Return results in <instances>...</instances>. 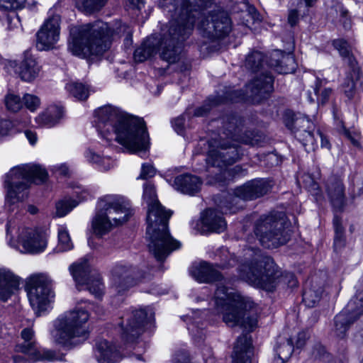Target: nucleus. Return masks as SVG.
I'll use <instances>...</instances> for the list:
<instances>
[{
	"label": "nucleus",
	"instance_id": "obj_1",
	"mask_svg": "<svg viewBox=\"0 0 363 363\" xmlns=\"http://www.w3.org/2000/svg\"><path fill=\"white\" fill-rule=\"evenodd\" d=\"M162 0V6L172 17L167 30H162L157 50L163 60L169 64L182 57V43L191 33L195 21L211 8L213 0Z\"/></svg>",
	"mask_w": 363,
	"mask_h": 363
},
{
	"label": "nucleus",
	"instance_id": "obj_2",
	"mask_svg": "<svg viewBox=\"0 0 363 363\" xmlns=\"http://www.w3.org/2000/svg\"><path fill=\"white\" fill-rule=\"evenodd\" d=\"M190 274L200 283L218 282L214 295L216 309L223 314V320L228 326L240 325L252 330L257 325V318L247 313L253 308L254 303L228 287L230 281L223 277L213 264L201 262L191 267Z\"/></svg>",
	"mask_w": 363,
	"mask_h": 363
},
{
	"label": "nucleus",
	"instance_id": "obj_3",
	"mask_svg": "<svg viewBox=\"0 0 363 363\" xmlns=\"http://www.w3.org/2000/svg\"><path fill=\"white\" fill-rule=\"evenodd\" d=\"M95 116L96 128L107 141L115 135V140L130 152L147 149L148 134L143 118L129 116L109 105L99 108Z\"/></svg>",
	"mask_w": 363,
	"mask_h": 363
},
{
	"label": "nucleus",
	"instance_id": "obj_4",
	"mask_svg": "<svg viewBox=\"0 0 363 363\" xmlns=\"http://www.w3.org/2000/svg\"><path fill=\"white\" fill-rule=\"evenodd\" d=\"M223 133L225 138L219 135L208 141L207 157L208 167H217L220 170L236 162L240 158V147L231 144L229 139L249 145H256L261 141V137L254 132L245 129L242 118L230 116L223 118Z\"/></svg>",
	"mask_w": 363,
	"mask_h": 363
},
{
	"label": "nucleus",
	"instance_id": "obj_5",
	"mask_svg": "<svg viewBox=\"0 0 363 363\" xmlns=\"http://www.w3.org/2000/svg\"><path fill=\"white\" fill-rule=\"evenodd\" d=\"M143 199L148 206L146 229L148 249L157 261L162 262L181 246L169 232L168 221L172 212L161 205L157 199L155 186L150 183L144 185Z\"/></svg>",
	"mask_w": 363,
	"mask_h": 363
},
{
	"label": "nucleus",
	"instance_id": "obj_6",
	"mask_svg": "<svg viewBox=\"0 0 363 363\" xmlns=\"http://www.w3.org/2000/svg\"><path fill=\"white\" fill-rule=\"evenodd\" d=\"M238 272L243 281L267 291H273L280 282H284L290 288L298 286L294 274L289 272L282 274L273 259L258 248L249 247L244 249Z\"/></svg>",
	"mask_w": 363,
	"mask_h": 363
},
{
	"label": "nucleus",
	"instance_id": "obj_7",
	"mask_svg": "<svg viewBox=\"0 0 363 363\" xmlns=\"http://www.w3.org/2000/svg\"><path fill=\"white\" fill-rule=\"evenodd\" d=\"M125 34L127 38L131 35V30L125 24L111 29L106 23L97 21L72 28L68 49L74 55L82 58L99 56L109 48L111 37Z\"/></svg>",
	"mask_w": 363,
	"mask_h": 363
},
{
	"label": "nucleus",
	"instance_id": "obj_8",
	"mask_svg": "<svg viewBox=\"0 0 363 363\" xmlns=\"http://www.w3.org/2000/svg\"><path fill=\"white\" fill-rule=\"evenodd\" d=\"M47 178V171L39 164H24L11 169L4 180L6 189L5 206L8 211L18 210L20 201L27 197V190L30 184H42Z\"/></svg>",
	"mask_w": 363,
	"mask_h": 363
},
{
	"label": "nucleus",
	"instance_id": "obj_9",
	"mask_svg": "<svg viewBox=\"0 0 363 363\" xmlns=\"http://www.w3.org/2000/svg\"><path fill=\"white\" fill-rule=\"evenodd\" d=\"M274 79L269 73H262L256 77L246 86V94L241 90L229 89L225 96H215L209 97L206 104L197 108L194 115L196 117L206 116L211 110V106H217L226 101L238 102L250 100L259 103L273 91Z\"/></svg>",
	"mask_w": 363,
	"mask_h": 363
},
{
	"label": "nucleus",
	"instance_id": "obj_10",
	"mask_svg": "<svg viewBox=\"0 0 363 363\" xmlns=\"http://www.w3.org/2000/svg\"><path fill=\"white\" fill-rule=\"evenodd\" d=\"M89 315L86 310L74 308L60 315L53 323V341L65 347H72L87 338L86 323Z\"/></svg>",
	"mask_w": 363,
	"mask_h": 363
},
{
	"label": "nucleus",
	"instance_id": "obj_11",
	"mask_svg": "<svg viewBox=\"0 0 363 363\" xmlns=\"http://www.w3.org/2000/svg\"><path fill=\"white\" fill-rule=\"evenodd\" d=\"M290 223L283 212L272 213L261 216L256 223L255 233L262 246L277 248L290 239Z\"/></svg>",
	"mask_w": 363,
	"mask_h": 363
},
{
	"label": "nucleus",
	"instance_id": "obj_12",
	"mask_svg": "<svg viewBox=\"0 0 363 363\" xmlns=\"http://www.w3.org/2000/svg\"><path fill=\"white\" fill-rule=\"evenodd\" d=\"M27 289L30 306L37 313L45 311L55 298L52 280L45 274L31 276L27 283Z\"/></svg>",
	"mask_w": 363,
	"mask_h": 363
},
{
	"label": "nucleus",
	"instance_id": "obj_13",
	"mask_svg": "<svg viewBox=\"0 0 363 363\" xmlns=\"http://www.w3.org/2000/svg\"><path fill=\"white\" fill-rule=\"evenodd\" d=\"M199 28L208 38L221 39L231 32L232 21L225 11L215 5L199 22Z\"/></svg>",
	"mask_w": 363,
	"mask_h": 363
},
{
	"label": "nucleus",
	"instance_id": "obj_14",
	"mask_svg": "<svg viewBox=\"0 0 363 363\" xmlns=\"http://www.w3.org/2000/svg\"><path fill=\"white\" fill-rule=\"evenodd\" d=\"M69 271L79 290L82 289L80 286H86L85 289L95 297L99 298L103 295L104 286L101 277L96 270L90 268L86 260L72 264Z\"/></svg>",
	"mask_w": 363,
	"mask_h": 363
},
{
	"label": "nucleus",
	"instance_id": "obj_15",
	"mask_svg": "<svg viewBox=\"0 0 363 363\" xmlns=\"http://www.w3.org/2000/svg\"><path fill=\"white\" fill-rule=\"evenodd\" d=\"M363 314V288L358 289L347 306L334 318V333L340 339L346 336L350 325Z\"/></svg>",
	"mask_w": 363,
	"mask_h": 363
},
{
	"label": "nucleus",
	"instance_id": "obj_16",
	"mask_svg": "<svg viewBox=\"0 0 363 363\" xmlns=\"http://www.w3.org/2000/svg\"><path fill=\"white\" fill-rule=\"evenodd\" d=\"M270 190L269 183L264 179H254L250 181L242 186L236 188L234 194H228L226 201H229L230 205H221L222 208H225V212L229 211L230 213H235L240 207L236 206L238 199L244 201L253 200L267 194Z\"/></svg>",
	"mask_w": 363,
	"mask_h": 363
},
{
	"label": "nucleus",
	"instance_id": "obj_17",
	"mask_svg": "<svg viewBox=\"0 0 363 363\" xmlns=\"http://www.w3.org/2000/svg\"><path fill=\"white\" fill-rule=\"evenodd\" d=\"M7 235L13 238V234H18V240L24 249L31 253L43 251L47 246V238L44 233L38 232L30 228H18L16 229L14 222L9 220L6 225Z\"/></svg>",
	"mask_w": 363,
	"mask_h": 363
},
{
	"label": "nucleus",
	"instance_id": "obj_18",
	"mask_svg": "<svg viewBox=\"0 0 363 363\" xmlns=\"http://www.w3.org/2000/svg\"><path fill=\"white\" fill-rule=\"evenodd\" d=\"M153 318L150 308L133 311L126 318V322L122 323V338L128 343H133L143 332L145 325Z\"/></svg>",
	"mask_w": 363,
	"mask_h": 363
},
{
	"label": "nucleus",
	"instance_id": "obj_19",
	"mask_svg": "<svg viewBox=\"0 0 363 363\" xmlns=\"http://www.w3.org/2000/svg\"><path fill=\"white\" fill-rule=\"evenodd\" d=\"M98 208H103L106 211L113 226L127 222L132 214L129 203L117 195H106L101 198Z\"/></svg>",
	"mask_w": 363,
	"mask_h": 363
},
{
	"label": "nucleus",
	"instance_id": "obj_20",
	"mask_svg": "<svg viewBox=\"0 0 363 363\" xmlns=\"http://www.w3.org/2000/svg\"><path fill=\"white\" fill-rule=\"evenodd\" d=\"M60 17L50 16L36 33V47L39 50H49L55 48L60 38Z\"/></svg>",
	"mask_w": 363,
	"mask_h": 363
},
{
	"label": "nucleus",
	"instance_id": "obj_21",
	"mask_svg": "<svg viewBox=\"0 0 363 363\" xmlns=\"http://www.w3.org/2000/svg\"><path fill=\"white\" fill-rule=\"evenodd\" d=\"M290 128L295 138L302 143L307 152L314 151L318 147L313 134L315 125L307 116H296L293 119Z\"/></svg>",
	"mask_w": 363,
	"mask_h": 363
},
{
	"label": "nucleus",
	"instance_id": "obj_22",
	"mask_svg": "<svg viewBox=\"0 0 363 363\" xmlns=\"http://www.w3.org/2000/svg\"><path fill=\"white\" fill-rule=\"evenodd\" d=\"M143 279L144 275L131 267L118 265L113 269V288L118 294H123Z\"/></svg>",
	"mask_w": 363,
	"mask_h": 363
},
{
	"label": "nucleus",
	"instance_id": "obj_23",
	"mask_svg": "<svg viewBox=\"0 0 363 363\" xmlns=\"http://www.w3.org/2000/svg\"><path fill=\"white\" fill-rule=\"evenodd\" d=\"M34 332L30 328H25L21 332V337L24 340L22 344H18L16 347V351L28 354L33 360H57L56 354L52 350H38L35 342L32 341Z\"/></svg>",
	"mask_w": 363,
	"mask_h": 363
},
{
	"label": "nucleus",
	"instance_id": "obj_24",
	"mask_svg": "<svg viewBox=\"0 0 363 363\" xmlns=\"http://www.w3.org/2000/svg\"><path fill=\"white\" fill-rule=\"evenodd\" d=\"M325 191L333 206L342 211L347 204L345 186L342 179L336 175L328 177L325 182Z\"/></svg>",
	"mask_w": 363,
	"mask_h": 363
},
{
	"label": "nucleus",
	"instance_id": "obj_25",
	"mask_svg": "<svg viewBox=\"0 0 363 363\" xmlns=\"http://www.w3.org/2000/svg\"><path fill=\"white\" fill-rule=\"evenodd\" d=\"M228 199L227 196L224 200H222L218 203V206L221 209L222 213L216 209H207L201 216V223L203 228L206 230L211 232L220 233L225 230L227 223L225 220L223 218L222 214L230 213L229 211L225 212V208H222L220 206L223 205H230L229 201H226Z\"/></svg>",
	"mask_w": 363,
	"mask_h": 363
},
{
	"label": "nucleus",
	"instance_id": "obj_26",
	"mask_svg": "<svg viewBox=\"0 0 363 363\" xmlns=\"http://www.w3.org/2000/svg\"><path fill=\"white\" fill-rule=\"evenodd\" d=\"M253 354L251 336L248 334L242 335L235 342L231 354L232 363H251Z\"/></svg>",
	"mask_w": 363,
	"mask_h": 363
},
{
	"label": "nucleus",
	"instance_id": "obj_27",
	"mask_svg": "<svg viewBox=\"0 0 363 363\" xmlns=\"http://www.w3.org/2000/svg\"><path fill=\"white\" fill-rule=\"evenodd\" d=\"M94 355L99 363H116L123 357L116 347L105 340L96 342Z\"/></svg>",
	"mask_w": 363,
	"mask_h": 363
},
{
	"label": "nucleus",
	"instance_id": "obj_28",
	"mask_svg": "<svg viewBox=\"0 0 363 363\" xmlns=\"http://www.w3.org/2000/svg\"><path fill=\"white\" fill-rule=\"evenodd\" d=\"M19 279L11 271L0 269V300L7 301L19 287Z\"/></svg>",
	"mask_w": 363,
	"mask_h": 363
},
{
	"label": "nucleus",
	"instance_id": "obj_29",
	"mask_svg": "<svg viewBox=\"0 0 363 363\" xmlns=\"http://www.w3.org/2000/svg\"><path fill=\"white\" fill-rule=\"evenodd\" d=\"M201 184L202 182L198 177L189 174L177 176L174 182L177 191L189 195L197 193L201 189Z\"/></svg>",
	"mask_w": 363,
	"mask_h": 363
},
{
	"label": "nucleus",
	"instance_id": "obj_30",
	"mask_svg": "<svg viewBox=\"0 0 363 363\" xmlns=\"http://www.w3.org/2000/svg\"><path fill=\"white\" fill-rule=\"evenodd\" d=\"M41 67L36 60L29 54H25L18 67V74L22 80L28 82L33 81L40 72Z\"/></svg>",
	"mask_w": 363,
	"mask_h": 363
},
{
	"label": "nucleus",
	"instance_id": "obj_31",
	"mask_svg": "<svg viewBox=\"0 0 363 363\" xmlns=\"http://www.w3.org/2000/svg\"><path fill=\"white\" fill-rule=\"evenodd\" d=\"M295 65L294 58L290 55H283L281 52L276 50L271 55L269 66L274 67L275 70L280 74L293 72Z\"/></svg>",
	"mask_w": 363,
	"mask_h": 363
},
{
	"label": "nucleus",
	"instance_id": "obj_32",
	"mask_svg": "<svg viewBox=\"0 0 363 363\" xmlns=\"http://www.w3.org/2000/svg\"><path fill=\"white\" fill-rule=\"evenodd\" d=\"M63 108L58 106L49 107L44 113L36 117L35 121L40 126L52 127L56 125L62 117Z\"/></svg>",
	"mask_w": 363,
	"mask_h": 363
},
{
	"label": "nucleus",
	"instance_id": "obj_33",
	"mask_svg": "<svg viewBox=\"0 0 363 363\" xmlns=\"http://www.w3.org/2000/svg\"><path fill=\"white\" fill-rule=\"evenodd\" d=\"M99 210L92 221V227L96 235L102 236L109 232L113 226L111 220L103 208Z\"/></svg>",
	"mask_w": 363,
	"mask_h": 363
},
{
	"label": "nucleus",
	"instance_id": "obj_34",
	"mask_svg": "<svg viewBox=\"0 0 363 363\" xmlns=\"http://www.w3.org/2000/svg\"><path fill=\"white\" fill-rule=\"evenodd\" d=\"M157 42L153 38H149L138 48L134 52V59L138 62H143L156 53Z\"/></svg>",
	"mask_w": 363,
	"mask_h": 363
},
{
	"label": "nucleus",
	"instance_id": "obj_35",
	"mask_svg": "<svg viewBox=\"0 0 363 363\" xmlns=\"http://www.w3.org/2000/svg\"><path fill=\"white\" fill-rule=\"evenodd\" d=\"M323 293V288L311 284H306L303 292V302L309 308H313L320 301Z\"/></svg>",
	"mask_w": 363,
	"mask_h": 363
},
{
	"label": "nucleus",
	"instance_id": "obj_36",
	"mask_svg": "<svg viewBox=\"0 0 363 363\" xmlns=\"http://www.w3.org/2000/svg\"><path fill=\"white\" fill-rule=\"evenodd\" d=\"M333 226L335 229L333 246L335 251L337 252L345 246L346 240L344 235V228L341 223V219L337 216L333 218Z\"/></svg>",
	"mask_w": 363,
	"mask_h": 363
},
{
	"label": "nucleus",
	"instance_id": "obj_37",
	"mask_svg": "<svg viewBox=\"0 0 363 363\" xmlns=\"http://www.w3.org/2000/svg\"><path fill=\"white\" fill-rule=\"evenodd\" d=\"M66 89L69 94L79 101L86 100L89 96V88L80 82H72L67 84Z\"/></svg>",
	"mask_w": 363,
	"mask_h": 363
},
{
	"label": "nucleus",
	"instance_id": "obj_38",
	"mask_svg": "<svg viewBox=\"0 0 363 363\" xmlns=\"http://www.w3.org/2000/svg\"><path fill=\"white\" fill-rule=\"evenodd\" d=\"M264 56L258 51L250 53L245 60V67L252 72H257L263 67Z\"/></svg>",
	"mask_w": 363,
	"mask_h": 363
},
{
	"label": "nucleus",
	"instance_id": "obj_39",
	"mask_svg": "<svg viewBox=\"0 0 363 363\" xmlns=\"http://www.w3.org/2000/svg\"><path fill=\"white\" fill-rule=\"evenodd\" d=\"M294 346L291 339H287L277 347L276 352L281 360V363H284L289 359L294 352Z\"/></svg>",
	"mask_w": 363,
	"mask_h": 363
},
{
	"label": "nucleus",
	"instance_id": "obj_40",
	"mask_svg": "<svg viewBox=\"0 0 363 363\" xmlns=\"http://www.w3.org/2000/svg\"><path fill=\"white\" fill-rule=\"evenodd\" d=\"M325 83L326 82L325 80L316 78L315 86L313 89L314 93L316 96L320 94L319 99L322 104L326 103L333 93V90L330 88H323V86L325 84Z\"/></svg>",
	"mask_w": 363,
	"mask_h": 363
},
{
	"label": "nucleus",
	"instance_id": "obj_41",
	"mask_svg": "<svg viewBox=\"0 0 363 363\" xmlns=\"http://www.w3.org/2000/svg\"><path fill=\"white\" fill-rule=\"evenodd\" d=\"M305 188L318 199L320 196V190L318 184L310 174H303L301 177Z\"/></svg>",
	"mask_w": 363,
	"mask_h": 363
},
{
	"label": "nucleus",
	"instance_id": "obj_42",
	"mask_svg": "<svg viewBox=\"0 0 363 363\" xmlns=\"http://www.w3.org/2000/svg\"><path fill=\"white\" fill-rule=\"evenodd\" d=\"M58 248L60 251H67L73 247L69 235L67 230L61 227L58 230Z\"/></svg>",
	"mask_w": 363,
	"mask_h": 363
},
{
	"label": "nucleus",
	"instance_id": "obj_43",
	"mask_svg": "<svg viewBox=\"0 0 363 363\" xmlns=\"http://www.w3.org/2000/svg\"><path fill=\"white\" fill-rule=\"evenodd\" d=\"M4 103L7 110L11 112H17L23 107V102L20 96L14 94H6Z\"/></svg>",
	"mask_w": 363,
	"mask_h": 363
},
{
	"label": "nucleus",
	"instance_id": "obj_44",
	"mask_svg": "<svg viewBox=\"0 0 363 363\" xmlns=\"http://www.w3.org/2000/svg\"><path fill=\"white\" fill-rule=\"evenodd\" d=\"M79 202L75 200H61L56 203V215L58 217L65 216L72 209L78 205Z\"/></svg>",
	"mask_w": 363,
	"mask_h": 363
},
{
	"label": "nucleus",
	"instance_id": "obj_45",
	"mask_svg": "<svg viewBox=\"0 0 363 363\" xmlns=\"http://www.w3.org/2000/svg\"><path fill=\"white\" fill-rule=\"evenodd\" d=\"M107 0H83L82 6L88 13L99 10L104 6Z\"/></svg>",
	"mask_w": 363,
	"mask_h": 363
},
{
	"label": "nucleus",
	"instance_id": "obj_46",
	"mask_svg": "<svg viewBox=\"0 0 363 363\" xmlns=\"http://www.w3.org/2000/svg\"><path fill=\"white\" fill-rule=\"evenodd\" d=\"M333 45L338 50L342 58L348 57L351 53V48L348 43L343 39H337L333 40Z\"/></svg>",
	"mask_w": 363,
	"mask_h": 363
},
{
	"label": "nucleus",
	"instance_id": "obj_47",
	"mask_svg": "<svg viewBox=\"0 0 363 363\" xmlns=\"http://www.w3.org/2000/svg\"><path fill=\"white\" fill-rule=\"evenodd\" d=\"M311 356L315 359H329V354L326 352L325 347L320 343H316L314 345L312 348Z\"/></svg>",
	"mask_w": 363,
	"mask_h": 363
},
{
	"label": "nucleus",
	"instance_id": "obj_48",
	"mask_svg": "<svg viewBox=\"0 0 363 363\" xmlns=\"http://www.w3.org/2000/svg\"><path fill=\"white\" fill-rule=\"evenodd\" d=\"M23 101L26 107L30 111H35L40 106V99L33 94H26L23 96Z\"/></svg>",
	"mask_w": 363,
	"mask_h": 363
},
{
	"label": "nucleus",
	"instance_id": "obj_49",
	"mask_svg": "<svg viewBox=\"0 0 363 363\" xmlns=\"http://www.w3.org/2000/svg\"><path fill=\"white\" fill-rule=\"evenodd\" d=\"M342 86L346 96L348 97L349 99L352 98L354 93L355 84L354 80L352 79L351 77L347 76L345 78Z\"/></svg>",
	"mask_w": 363,
	"mask_h": 363
},
{
	"label": "nucleus",
	"instance_id": "obj_50",
	"mask_svg": "<svg viewBox=\"0 0 363 363\" xmlns=\"http://www.w3.org/2000/svg\"><path fill=\"white\" fill-rule=\"evenodd\" d=\"M26 0H0V8L6 10L16 9L20 7Z\"/></svg>",
	"mask_w": 363,
	"mask_h": 363
},
{
	"label": "nucleus",
	"instance_id": "obj_51",
	"mask_svg": "<svg viewBox=\"0 0 363 363\" xmlns=\"http://www.w3.org/2000/svg\"><path fill=\"white\" fill-rule=\"evenodd\" d=\"M338 13H340V17L345 18L347 16V11L341 5H336L330 7L328 11V17L333 20L337 17Z\"/></svg>",
	"mask_w": 363,
	"mask_h": 363
},
{
	"label": "nucleus",
	"instance_id": "obj_52",
	"mask_svg": "<svg viewBox=\"0 0 363 363\" xmlns=\"http://www.w3.org/2000/svg\"><path fill=\"white\" fill-rule=\"evenodd\" d=\"M225 257H229L228 260H222L220 263L216 264V267L220 269H226L234 267L238 260L233 255H230L227 250H225Z\"/></svg>",
	"mask_w": 363,
	"mask_h": 363
},
{
	"label": "nucleus",
	"instance_id": "obj_53",
	"mask_svg": "<svg viewBox=\"0 0 363 363\" xmlns=\"http://www.w3.org/2000/svg\"><path fill=\"white\" fill-rule=\"evenodd\" d=\"M155 174V169L150 164H143L142 166L141 173L138 178L146 179L151 178Z\"/></svg>",
	"mask_w": 363,
	"mask_h": 363
},
{
	"label": "nucleus",
	"instance_id": "obj_54",
	"mask_svg": "<svg viewBox=\"0 0 363 363\" xmlns=\"http://www.w3.org/2000/svg\"><path fill=\"white\" fill-rule=\"evenodd\" d=\"M13 128V123L11 121L0 118V138L9 135Z\"/></svg>",
	"mask_w": 363,
	"mask_h": 363
},
{
	"label": "nucleus",
	"instance_id": "obj_55",
	"mask_svg": "<svg viewBox=\"0 0 363 363\" xmlns=\"http://www.w3.org/2000/svg\"><path fill=\"white\" fill-rule=\"evenodd\" d=\"M184 123H185V117L184 115H182V116L174 118L172 121V126H173L174 130L178 134L182 135L184 133Z\"/></svg>",
	"mask_w": 363,
	"mask_h": 363
},
{
	"label": "nucleus",
	"instance_id": "obj_56",
	"mask_svg": "<svg viewBox=\"0 0 363 363\" xmlns=\"http://www.w3.org/2000/svg\"><path fill=\"white\" fill-rule=\"evenodd\" d=\"M85 157L89 162L95 163L99 166V163L101 161L102 158L100 155L96 154L94 150L88 149L85 152Z\"/></svg>",
	"mask_w": 363,
	"mask_h": 363
},
{
	"label": "nucleus",
	"instance_id": "obj_57",
	"mask_svg": "<svg viewBox=\"0 0 363 363\" xmlns=\"http://www.w3.org/2000/svg\"><path fill=\"white\" fill-rule=\"evenodd\" d=\"M308 338L309 335L307 332L302 331L299 333L296 340V347L297 348H302L305 345L306 340Z\"/></svg>",
	"mask_w": 363,
	"mask_h": 363
},
{
	"label": "nucleus",
	"instance_id": "obj_58",
	"mask_svg": "<svg viewBox=\"0 0 363 363\" xmlns=\"http://www.w3.org/2000/svg\"><path fill=\"white\" fill-rule=\"evenodd\" d=\"M344 134L354 146H359V136L357 133H351L350 130L344 129Z\"/></svg>",
	"mask_w": 363,
	"mask_h": 363
},
{
	"label": "nucleus",
	"instance_id": "obj_59",
	"mask_svg": "<svg viewBox=\"0 0 363 363\" xmlns=\"http://www.w3.org/2000/svg\"><path fill=\"white\" fill-rule=\"evenodd\" d=\"M98 167L102 170H108L113 167V161L110 157H103Z\"/></svg>",
	"mask_w": 363,
	"mask_h": 363
},
{
	"label": "nucleus",
	"instance_id": "obj_60",
	"mask_svg": "<svg viewBox=\"0 0 363 363\" xmlns=\"http://www.w3.org/2000/svg\"><path fill=\"white\" fill-rule=\"evenodd\" d=\"M174 363H192L186 352H181L176 354Z\"/></svg>",
	"mask_w": 363,
	"mask_h": 363
},
{
	"label": "nucleus",
	"instance_id": "obj_61",
	"mask_svg": "<svg viewBox=\"0 0 363 363\" xmlns=\"http://www.w3.org/2000/svg\"><path fill=\"white\" fill-rule=\"evenodd\" d=\"M343 59L347 61L349 66L352 69V71L354 73L355 72L358 73L359 71L357 67V62L351 53L349 54L348 57H345Z\"/></svg>",
	"mask_w": 363,
	"mask_h": 363
},
{
	"label": "nucleus",
	"instance_id": "obj_62",
	"mask_svg": "<svg viewBox=\"0 0 363 363\" xmlns=\"http://www.w3.org/2000/svg\"><path fill=\"white\" fill-rule=\"evenodd\" d=\"M298 20V13L296 10H291L288 16V21L291 26H294L296 24Z\"/></svg>",
	"mask_w": 363,
	"mask_h": 363
},
{
	"label": "nucleus",
	"instance_id": "obj_63",
	"mask_svg": "<svg viewBox=\"0 0 363 363\" xmlns=\"http://www.w3.org/2000/svg\"><path fill=\"white\" fill-rule=\"evenodd\" d=\"M54 169L56 172H58L60 175L67 176L69 174V168L66 164H60L54 167Z\"/></svg>",
	"mask_w": 363,
	"mask_h": 363
},
{
	"label": "nucleus",
	"instance_id": "obj_64",
	"mask_svg": "<svg viewBox=\"0 0 363 363\" xmlns=\"http://www.w3.org/2000/svg\"><path fill=\"white\" fill-rule=\"evenodd\" d=\"M25 135L31 145H35L37 142V135L32 130H27L25 131Z\"/></svg>",
	"mask_w": 363,
	"mask_h": 363
}]
</instances>
